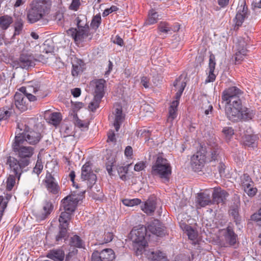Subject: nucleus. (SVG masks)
<instances>
[{
	"mask_svg": "<svg viewBox=\"0 0 261 261\" xmlns=\"http://www.w3.org/2000/svg\"><path fill=\"white\" fill-rule=\"evenodd\" d=\"M254 182L247 173H244L240 176V185L242 190L249 188Z\"/></svg>",
	"mask_w": 261,
	"mask_h": 261,
	"instance_id": "30",
	"label": "nucleus"
},
{
	"mask_svg": "<svg viewBox=\"0 0 261 261\" xmlns=\"http://www.w3.org/2000/svg\"><path fill=\"white\" fill-rule=\"evenodd\" d=\"M16 176L15 175H10L6 181V189L8 191H11L15 184Z\"/></svg>",
	"mask_w": 261,
	"mask_h": 261,
	"instance_id": "47",
	"label": "nucleus"
},
{
	"mask_svg": "<svg viewBox=\"0 0 261 261\" xmlns=\"http://www.w3.org/2000/svg\"><path fill=\"white\" fill-rule=\"evenodd\" d=\"M228 193L221 188H215L212 194L213 204L224 203L228 196Z\"/></svg>",
	"mask_w": 261,
	"mask_h": 261,
	"instance_id": "19",
	"label": "nucleus"
},
{
	"mask_svg": "<svg viewBox=\"0 0 261 261\" xmlns=\"http://www.w3.org/2000/svg\"><path fill=\"white\" fill-rule=\"evenodd\" d=\"M12 109L8 107L0 109V121L6 120L10 117L12 114Z\"/></svg>",
	"mask_w": 261,
	"mask_h": 261,
	"instance_id": "42",
	"label": "nucleus"
},
{
	"mask_svg": "<svg viewBox=\"0 0 261 261\" xmlns=\"http://www.w3.org/2000/svg\"><path fill=\"white\" fill-rule=\"evenodd\" d=\"M243 93L236 86L228 87L222 92V99L225 102V114L232 122L248 121L255 115L253 110L243 106L242 97Z\"/></svg>",
	"mask_w": 261,
	"mask_h": 261,
	"instance_id": "1",
	"label": "nucleus"
},
{
	"mask_svg": "<svg viewBox=\"0 0 261 261\" xmlns=\"http://www.w3.org/2000/svg\"><path fill=\"white\" fill-rule=\"evenodd\" d=\"M13 22V18L11 16L5 15L0 16V28L4 32L7 30Z\"/></svg>",
	"mask_w": 261,
	"mask_h": 261,
	"instance_id": "29",
	"label": "nucleus"
},
{
	"mask_svg": "<svg viewBox=\"0 0 261 261\" xmlns=\"http://www.w3.org/2000/svg\"><path fill=\"white\" fill-rule=\"evenodd\" d=\"M222 133L227 138H230L234 134V130L231 127L226 126L223 128Z\"/></svg>",
	"mask_w": 261,
	"mask_h": 261,
	"instance_id": "52",
	"label": "nucleus"
},
{
	"mask_svg": "<svg viewBox=\"0 0 261 261\" xmlns=\"http://www.w3.org/2000/svg\"><path fill=\"white\" fill-rule=\"evenodd\" d=\"M147 230L159 237H162L166 233L165 226L158 220H154L150 223L148 225Z\"/></svg>",
	"mask_w": 261,
	"mask_h": 261,
	"instance_id": "17",
	"label": "nucleus"
},
{
	"mask_svg": "<svg viewBox=\"0 0 261 261\" xmlns=\"http://www.w3.org/2000/svg\"><path fill=\"white\" fill-rule=\"evenodd\" d=\"M23 27V22L21 18L17 19L15 22V32L14 35H18L22 31Z\"/></svg>",
	"mask_w": 261,
	"mask_h": 261,
	"instance_id": "45",
	"label": "nucleus"
},
{
	"mask_svg": "<svg viewBox=\"0 0 261 261\" xmlns=\"http://www.w3.org/2000/svg\"><path fill=\"white\" fill-rule=\"evenodd\" d=\"M43 165L41 161L38 160L36 162L35 167L33 168V172L37 174L38 175H39L42 169H43Z\"/></svg>",
	"mask_w": 261,
	"mask_h": 261,
	"instance_id": "55",
	"label": "nucleus"
},
{
	"mask_svg": "<svg viewBox=\"0 0 261 261\" xmlns=\"http://www.w3.org/2000/svg\"><path fill=\"white\" fill-rule=\"evenodd\" d=\"M80 0H72L69 8L74 11H77L80 7Z\"/></svg>",
	"mask_w": 261,
	"mask_h": 261,
	"instance_id": "61",
	"label": "nucleus"
},
{
	"mask_svg": "<svg viewBox=\"0 0 261 261\" xmlns=\"http://www.w3.org/2000/svg\"><path fill=\"white\" fill-rule=\"evenodd\" d=\"M42 185L51 194L56 195L61 192L58 180L48 171L46 172L45 178L42 181Z\"/></svg>",
	"mask_w": 261,
	"mask_h": 261,
	"instance_id": "12",
	"label": "nucleus"
},
{
	"mask_svg": "<svg viewBox=\"0 0 261 261\" xmlns=\"http://www.w3.org/2000/svg\"><path fill=\"white\" fill-rule=\"evenodd\" d=\"M72 213V212H67V211H64V212H61L59 218V225L68 227L69 221Z\"/></svg>",
	"mask_w": 261,
	"mask_h": 261,
	"instance_id": "34",
	"label": "nucleus"
},
{
	"mask_svg": "<svg viewBox=\"0 0 261 261\" xmlns=\"http://www.w3.org/2000/svg\"><path fill=\"white\" fill-rule=\"evenodd\" d=\"M147 229L140 227L138 229H133L130 232V237L132 241L138 244L140 249H144L147 246V242L145 239Z\"/></svg>",
	"mask_w": 261,
	"mask_h": 261,
	"instance_id": "11",
	"label": "nucleus"
},
{
	"mask_svg": "<svg viewBox=\"0 0 261 261\" xmlns=\"http://www.w3.org/2000/svg\"><path fill=\"white\" fill-rule=\"evenodd\" d=\"M19 137H15L14 142L12 144L13 150L16 153L20 159L27 160L30 163V158L34 154V148L31 146H25L24 143L21 142Z\"/></svg>",
	"mask_w": 261,
	"mask_h": 261,
	"instance_id": "7",
	"label": "nucleus"
},
{
	"mask_svg": "<svg viewBox=\"0 0 261 261\" xmlns=\"http://www.w3.org/2000/svg\"><path fill=\"white\" fill-rule=\"evenodd\" d=\"M63 18V14L60 12L56 13L55 16V19L58 24H62Z\"/></svg>",
	"mask_w": 261,
	"mask_h": 261,
	"instance_id": "63",
	"label": "nucleus"
},
{
	"mask_svg": "<svg viewBox=\"0 0 261 261\" xmlns=\"http://www.w3.org/2000/svg\"><path fill=\"white\" fill-rule=\"evenodd\" d=\"M54 208L52 203L48 200H45L42 203V208L36 214V217L38 221L45 219L51 213Z\"/></svg>",
	"mask_w": 261,
	"mask_h": 261,
	"instance_id": "16",
	"label": "nucleus"
},
{
	"mask_svg": "<svg viewBox=\"0 0 261 261\" xmlns=\"http://www.w3.org/2000/svg\"><path fill=\"white\" fill-rule=\"evenodd\" d=\"M75 124L79 128L88 129L89 125V122L87 121H83L79 118H77L75 121Z\"/></svg>",
	"mask_w": 261,
	"mask_h": 261,
	"instance_id": "54",
	"label": "nucleus"
},
{
	"mask_svg": "<svg viewBox=\"0 0 261 261\" xmlns=\"http://www.w3.org/2000/svg\"><path fill=\"white\" fill-rule=\"evenodd\" d=\"M150 258V261H169L166 254L160 250L151 252Z\"/></svg>",
	"mask_w": 261,
	"mask_h": 261,
	"instance_id": "32",
	"label": "nucleus"
},
{
	"mask_svg": "<svg viewBox=\"0 0 261 261\" xmlns=\"http://www.w3.org/2000/svg\"><path fill=\"white\" fill-rule=\"evenodd\" d=\"M251 219L256 222H261V207L251 216Z\"/></svg>",
	"mask_w": 261,
	"mask_h": 261,
	"instance_id": "58",
	"label": "nucleus"
},
{
	"mask_svg": "<svg viewBox=\"0 0 261 261\" xmlns=\"http://www.w3.org/2000/svg\"><path fill=\"white\" fill-rule=\"evenodd\" d=\"M197 203L201 207L213 204L210 195L206 192L200 193L197 194Z\"/></svg>",
	"mask_w": 261,
	"mask_h": 261,
	"instance_id": "22",
	"label": "nucleus"
},
{
	"mask_svg": "<svg viewBox=\"0 0 261 261\" xmlns=\"http://www.w3.org/2000/svg\"><path fill=\"white\" fill-rule=\"evenodd\" d=\"M27 88H31V91H29V93H33L35 94L33 95L34 97H36V101L38 99L43 98L46 96V94H44L42 93V91L41 90H40V88L38 87H34L29 86Z\"/></svg>",
	"mask_w": 261,
	"mask_h": 261,
	"instance_id": "40",
	"label": "nucleus"
},
{
	"mask_svg": "<svg viewBox=\"0 0 261 261\" xmlns=\"http://www.w3.org/2000/svg\"><path fill=\"white\" fill-rule=\"evenodd\" d=\"M115 115V119L113 123V125L117 132L120 128V125L122 123L124 119V115L122 113V108L120 106H118L113 113Z\"/></svg>",
	"mask_w": 261,
	"mask_h": 261,
	"instance_id": "21",
	"label": "nucleus"
},
{
	"mask_svg": "<svg viewBox=\"0 0 261 261\" xmlns=\"http://www.w3.org/2000/svg\"><path fill=\"white\" fill-rule=\"evenodd\" d=\"M238 12L236 14V27L238 28L241 26L245 19L248 16V8L245 0H240L238 7Z\"/></svg>",
	"mask_w": 261,
	"mask_h": 261,
	"instance_id": "14",
	"label": "nucleus"
},
{
	"mask_svg": "<svg viewBox=\"0 0 261 261\" xmlns=\"http://www.w3.org/2000/svg\"><path fill=\"white\" fill-rule=\"evenodd\" d=\"M205 155L200 151H197L191 159V165L195 171H199L203 167L205 163Z\"/></svg>",
	"mask_w": 261,
	"mask_h": 261,
	"instance_id": "15",
	"label": "nucleus"
},
{
	"mask_svg": "<svg viewBox=\"0 0 261 261\" xmlns=\"http://www.w3.org/2000/svg\"><path fill=\"white\" fill-rule=\"evenodd\" d=\"M156 202L153 199L149 198L141 206V209L146 214L149 215L152 214L155 210Z\"/></svg>",
	"mask_w": 261,
	"mask_h": 261,
	"instance_id": "26",
	"label": "nucleus"
},
{
	"mask_svg": "<svg viewBox=\"0 0 261 261\" xmlns=\"http://www.w3.org/2000/svg\"><path fill=\"white\" fill-rule=\"evenodd\" d=\"M243 143L245 146L253 147L254 144V139L253 137L251 135H245L243 137Z\"/></svg>",
	"mask_w": 261,
	"mask_h": 261,
	"instance_id": "50",
	"label": "nucleus"
},
{
	"mask_svg": "<svg viewBox=\"0 0 261 261\" xmlns=\"http://www.w3.org/2000/svg\"><path fill=\"white\" fill-rule=\"evenodd\" d=\"M99 254L103 261H112L115 257L114 251L110 248L103 249Z\"/></svg>",
	"mask_w": 261,
	"mask_h": 261,
	"instance_id": "31",
	"label": "nucleus"
},
{
	"mask_svg": "<svg viewBox=\"0 0 261 261\" xmlns=\"http://www.w3.org/2000/svg\"><path fill=\"white\" fill-rule=\"evenodd\" d=\"M101 100V98H98L94 96L93 100L89 105V109L91 111L94 112L99 107Z\"/></svg>",
	"mask_w": 261,
	"mask_h": 261,
	"instance_id": "44",
	"label": "nucleus"
},
{
	"mask_svg": "<svg viewBox=\"0 0 261 261\" xmlns=\"http://www.w3.org/2000/svg\"><path fill=\"white\" fill-rule=\"evenodd\" d=\"M94 185H95V184L92 185L94 191L95 192L94 193L92 192L91 191L90 189L88 186V191L89 193H90L91 194L92 196L93 197V198L94 199H99L102 196V193L101 191L100 188L99 187H98L97 185H96L94 187Z\"/></svg>",
	"mask_w": 261,
	"mask_h": 261,
	"instance_id": "41",
	"label": "nucleus"
},
{
	"mask_svg": "<svg viewBox=\"0 0 261 261\" xmlns=\"http://www.w3.org/2000/svg\"><path fill=\"white\" fill-rule=\"evenodd\" d=\"M50 6V0H37L28 12V21L31 23H35L48 14Z\"/></svg>",
	"mask_w": 261,
	"mask_h": 261,
	"instance_id": "2",
	"label": "nucleus"
},
{
	"mask_svg": "<svg viewBox=\"0 0 261 261\" xmlns=\"http://www.w3.org/2000/svg\"><path fill=\"white\" fill-rule=\"evenodd\" d=\"M171 173L172 167L168 161L161 155H159L152 166L151 174L159 177L165 183L169 182Z\"/></svg>",
	"mask_w": 261,
	"mask_h": 261,
	"instance_id": "3",
	"label": "nucleus"
},
{
	"mask_svg": "<svg viewBox=\"0 0 261 261\" xmlns=\"http://www.w3.org/2000/svg\"><path fill=\"white\" fill-rule=\"evenodd\" d=\"M95 96L99 98H102L103 97L105 92L104 89L106 87V81L102 79L97 80L95 81Z\"/></svg>",
	"mask_w": 261,
	"mask_h": 261,
	"instance_id": "25",
	"label": "nucleus"
},
{
	"mask_svg": "<svg viewBox=\"0 0 261 261\" xmlns=\"http://www.w3.org/2000/svg\"><path fill=\"white\" fill-rule=\"evenodd\" d=\"M47 257L54 261H63L65 254L63 250L61 249H54L48 252Z\"/></svg>",
	"mask_w": 261,
	"mask_h": 261,
	"instance_id": "24",
	"label": "nucleus"
},
{
	"mask_svg": "<svg viewBox=\"0 0 261 261\" xmlns=\"http://www.w3.org/2000/svg\"><path fill=\"white\" fill-rule=\"evenodd\" d=\"M36 61L32 54L28 51H23L20 54L19 57L14 61L13 63L17 67L29 69L35 66Z\"/></svg>",
	"mask_w": 261,
	"mask_h": 261,
	"instance_id": "8",
	"label": "nucleus"
},
{
	"mask_svg": "<svg viewBox=\"0 0 261 261\" xmlns=\"http://www.w3.org/2000/svg\"><path fill=\"white\" fill-rule=\"evenodd\" d=\"M104 242L107 243L112 241L114 235L111 232H105L104 233Z\"/></svg>",
	"mask_w": 261,
	"mask_h": 261,
	"instance_id": "59",
	"label": "nucleus"
},
{
	"mask_svg": "<svg viewBox=\"0 0 261 261\" xmlns=\"http://www.w3.org/2000/svg\"><path fill=\"white\" fill-rule=\"evenodd\" d=\"M62 120L61 115L60 113H52L49 117V121L54 125H58Z\"/></svg>",
	"mask_w": 261,
	"mask_h": 261,
	"instance_id": "39",
	"label": "nucleus"
},
{
	"mask_svg": "<svg viewBox=\"0 0 261 261\" xmlns=\"http://www.w3.org/2000/svg\"><path fill=\"white\" fill-rule=\"evenodd\" d=\"M185 230L189 239L192 242V243L196 244L198 242V232L197 230L189 225H186Z\"/></svg>",
	"mask_w": 261,
	"mask_h": 261,
	"instance_id": "28",
	"label": "nucleus"
},
{
	"mask_svg": "<svg viewBox=\"0 0 261 261\" xmlns=\"http://www.w3.org/2000/svg\"><path fill=\"white\" fill-rule=\"evenodd\" d=\"M118 10V8L116 6H112L110 8L104 10L102 13V16L103 17L108 16L109 14L113 12L116 11Z\"/></svg>",
	"mask_w": 261,
	"mask_h": 261,
	"instance_id": "64",
	"label": "nucleus"
},
{
	"mask_svg": "<svg viewBox=\"0 0 261 261\" xmlns=\"http://www.w3.org/2000/svg\"><path fill=\"white\" fill-rule=\"evenodd\" d=\"M245 193L250 197H254L257 192V189L252 185L249 188H247L243 190Z\"/></svg>",
	"mask_w": 261,
	"mask_h": 261,
	"instance_id": "49",
	"label": "nucleus"
},
{
	"mask_svg": "<svg viewBox=\"0 0 261 261\" xmlns=\"http://www.w3.org/2000/svg\"><path fill=\"white\" fill-rule=\"evenodd\" d=\"M83 71L82 65L80 64H73L72 69L71 70L72 75L73 76H77L80 73Z\"/></svg>",
	"mask_w": 261,
	"mask_h": 261,
	"instance_id": "51",
	"label": "nucleus"
},
{
	"mask_svg": "<svg viewBox=\"0 0 261 261\" xmlns=\"http://www.w3.org/2000/svg\"><path fill=\"white\" fill-rule=\"evenodd\" d=\"M101 16L100 14H97L93 16L91 23V27L92 29L96 30L98 29L101 23Z\"/></svg>",
	"mask_w": 261,
	"mask_h": 261,
	"instance_id": "46",
	"label": "nucleus"
},
{
	"mask_svg": "<svg viewBox=\"0 0 261 261\" xmlns=\"http://www.w3.org/2000/svg\"><path fill=\"white\" fill-rule=\"evenodd\" d=\"M92 163L86 162L82 168L81 178L84 180H87L89 187L92 192H95L92 185L95 184L97 180L96 174L93 172L92 168Z\"/></svg>",
	"mask_w": 261,
	"mask_h": 261,
	"instance_id": "10",
	"label": "nucleus"
},
{
	"mask_svg": "<svg viewBox=\"0 0 261 261\" xmlns=\"http://www.w3.org/2000/svg\"><path fill=\"white\" fill-rule=\"evenodd\" d=\"M17 135L15 137H19L21 142L27 143L31 145L37 144L41 140L42 136L40 133L31 130L25 124L18 123Z\"/></svg>",
	"mask_w": 261,
	"mask_h": 261,
	"instance_id": "5",
	"label": "nucleus"
},
{
	"mask_svg": "<svg viewBox=\"0 0 261 261\" xmlns=\"http://www.w3.org/2000/svg\"><path fill=\"white\" fill-rule=\"evenodd\" d=\"M159 15L154 10H151L148 13V16L147 19L146 20L145 23L146 25H150L154 24L157 22L158 20Z\"/></svg>",
	"mask_w": 261,
	"mask_h": 261,
	"instance_id": "38",
	"label": "nucleus"
},
{
	"mask_svg": "<svg viewBox=\"0 0 261 261\" xmlns=\"http://www.w3.org/2000/svg\"><path fill=\"white\" fill-rule=\"evenodd\" d=\"M216 59L215 55L211 54L210 56L208 68L209 71H214L216 66Z\"/></svg>",
	"mask_w": 261,
	"mask_h": 261,
	"instance_id": "53",
	"label": "nucleus"
},
{
	"mask_svg": "<svg viewBox=\"0 0 261 261\" xmlns=\"http://www.w3.org/2000/svg\"><path fill=\"white\" fill-rule=\"evenodd\" d=\"M91 261H103L98 251H94L92 254Z\"/></svg>",
	"mask_w": 261,
	"mask_h": 261,
	"instance_id": "60",
	"label": "nucleus"
},
{
	"mask_svg": "<svg viewBox=\"0 0 261 261\" xmlns=\"http://www.w3.org/2000/svg\"><path fill=\"white\" fill-rule=\"evenodd\" d=\"M69 243L71 246L76 248H81L84 246L83 241L77 235H74L70 238Z\"/></svg>",
	"mask_w": 261,
	"mask_h": 261,
	"instance_id": "36",
	"label": "nucleus"
},
{
	"mask_svg": "<svg viewBox=\"0 0 261 261\" xmlns=\"http://www.w3.org/2000/svg\"><path fill=\"white\" fill-rule=\"evenodd\" d=\"M6 164L9 166L10 172L13 173L18 180L21 174L28 170V166L29 165L27 160L23 161L11 156L7 158Z\"/></svg>",
	"mask_w": 261,
	"mask_h": 261,
	"instance_id": "6",
	"label": "nucleus"
},
{
	"mask_svg": "<svg viewBox=\"0 0 261 261\" xmlns=\"http://www.w3.org/2000/svg\"><path fill=\"white\" fill-rule=\"evenodd\" d=\"M179 105V102L177 100H173L169 109V116L168 120L172 121L177 116V108Z\"/></svg>",
	"mask_w": 261,
	"mask_h": 261,
	"instance_id": "33",
	"label": "nucleus"
},
{
	"mask_svg": "<svg viewBox=\"0 0 261 261\" xmlns=\"http://www.w3.org/2000/svg\"><path fill=\"white\" fill-rule=\"evenodd\" d=\"M122 203L124 205L127 206H134L140 204L141 200L139 198H134L132 199H124L122 200Z\"/></svg>",
	"mask_w": 261,
	"mask_h": 261,
	"instance_id": "43",
	"label": "nucleus"
},
{
	"mask_svg": "<svg viewBox=\"0 0 261 261\" xmlns=\"http://www.w3.org/2000/svg\"><path fill=\"white\" fill-rule=\"evenodd\" d=\"M248 44L244 38H241L238 42L237 48V51L235 54L234 59L236 62L239 63L247 55L248 52Z\"/></svg>",
	"mask_w": 261,
	"mask_h": 261,
	"instance_id": "18",
	"label": "nucleus"
},
{
	"mask_svg": "<svg viewBox=\"0 0 261 261\" xmlns=\"http://www.w3.org/2000/svg\"><path fill=\"white\" fill-rule=\"evenodd\" d=\"M145 166V163L144 162H140L137 163L134 166V170L136 171H140L143 170Z\"/></svg>",
	"mask_w": 261,
	"mask_h": 261,
	"instance_id": "62",
	"label": "nucleus"
},
{
	"mask_svg": "<svg viewBox=\"0 0 261 261\" xmlns=\"http://www.w3.org/2000/svg\"><path fill=\"white\" fill-rule=\"evenodd\" d=\"M68 227L59 225V230L55 235V243L60 244L65 241L68 237Z\"/></svg>",
	"mask_w": 261,
	"mask_h": 261,
	"instance_id": "20",
	"label": "nucleus"
},
{
	"mask_svg": "<svg viewBox=\"0 0 261 261\" xmlns=\"http://www.w3.org/2000/svg\"><path fill=\"white\" fill-rule=\"evenodd\" d=\"M199 110L201 113L208 116L212 114L213 107L207 98H204L201 101Z\"/></svg>",
	"mask_w": 261,
	"mask_h": 261,
	"instance_id": "27",
	"label": "nucleus"
},
{
	"mask_svg": "<svg viewBox=\"0 0 261 261\" xmlns=\"http://www.w3.org/2000/svg\"><path fill=\"white\" fill-rule=\"evenodd\" d=\"M186 86V83L185 82H182L179 89L178 90L177 92L175 94V98L176 100H177L179 101V100L182 95V93L185 89V88Z\"/></svg>",
	"mask_w": 261,
	"mask_h": 261,
	"instance_id": "56",
	"label": "nucleus"
},
{
	"mask_svg": "<svg viewBox=\"0 0 261 261\" xmlns=\"http://www.w3.org/2000/svg\"><path fill=\"white\" fill-rule=\"evenodd\" d=\"M224 236L225 241L230 246H234L237 243L238 236L234 233L231 227H227Z\"/></svg>",
	"mask_w": 261,
	"mask_h": 261,
	"instance_id": "23",
	"label": "nucleus"
},
{
	"mask_svg": "<svg viewBox=\"0 0 261 261\" xmlns=\"http://www.w3.org/2000/svg\"><path fill=\"white\" fill-rule=\"evenodd\" d=\"M67 33L70 35L76 43H80L84 41H90L92 38V35L90 33L89 27L87 29H76L70 28Z\"/></svg>",
	"mask_w": 261,
	"mask_h": 261,
	"instance_id": "9",
	"label": "nucleus"
},
{
	"mask_svg": "<svg viewBox=\"0 0 261 261\" xmlns=\"http://www.w3.org/2000/svg\"><path fill=\"white\" fill-rule=\"evenodd\" d=\"M220 150L217 145H215L213 149H211V161L218 160L219 158Z\"/></svg>",
	"mask_w": 261,
	"mask_h": 261,
	"instance_id": "48",
	"label": "nucleus"
},
{
	"mask_svg": "<svg viewBox=\"0 0 261 261\" xmlns=\"http://www.w3.org/2000/svg\"><path fill=\"white\" fill-rule=\"evenodd\" d=\"M230 214L231 216L233 217L234 221L236 222V223H238V222L240 221L239 215V212L238 209L237 208H232L230 211Z\"/></svg>",
	"mask_w": 261,
	"mask_h": 261,
	"instance_id": "57",
	"label": "nucleus"
},
{
	"mask_svg": "<svg viewBox=\"0 0 261 261\" xmlns=\"http://www.w3.org/2000/svg\"><path fill=\"white\" fill-rule=\"evenodd\" d=\"M158 30L160 34L161 33L168 34L172 33V28L168 23L161 21L158 25Z\"/></svg>",
	"mask_w": 261,
	"mask_h": 261,
	"instance_id": "35",
	"label": "nucleus"
},
{
	"mask_svg": "<svg viewBox=\"0 0 261 261\" xmlns=\"http://www.w3.org/2000/svg\"><path fill=\"white\" fill-rule=\"evenodd\" d=\"M79 198L75 195H70L61 201L60 210L62 209L67 212H74L79 202Z\"/></svg>",
	"mask_w": 261,
	"mask_h": 261,
	"instance_id": "13",
	"label": "nucleus"
},
{
	"mask_svg": "<svg viewBox=\"0 0 261 261\" xmlns=\"http://www.w3.org/2000/svg\"><path fill=\"white\" fill-rule=\"evenodd\" d=\"M76 21L78 29H87V27H89L87 24V19L85 15H79L76 18Z\"/></svg>",
	"mask_w": 261,
	"mask_h": 261,
	"instance_id": "37",
	"label": "nucleus"
},
{
	"mask_svg": "<svg viewBox=\"0 0 261 261\" xmlns=\"http://www.w3.org/2000/svg\"><path fill=\"white\" fill-rule=\"evenodd\" d=\"M29 91H31V88L22 87L15 94L14 103L17 109L21 112L28 110L29 102L36 101V97Z\"/></svg>",
	"mask_w": 261,
	"mask_h": 261,
	"instance_id": "4",
	"label": "nucleus"
}]
</instances>
